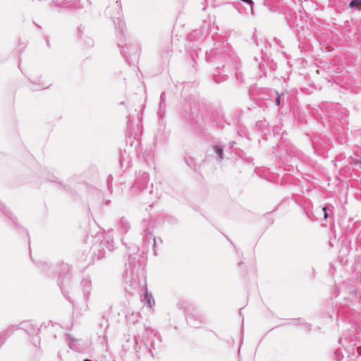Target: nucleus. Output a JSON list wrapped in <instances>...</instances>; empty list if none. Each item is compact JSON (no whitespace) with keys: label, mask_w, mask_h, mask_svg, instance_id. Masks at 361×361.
Instances as JSON below:
<instances>
[{"label":"nucleus","mask_w":361,"mask_h":361,"mask_svg":"<svg viewBox=\"0 0 361 361\" xmlns=\"http://www.w3.org/2000/svg\"><path fill=\"white\" fill-rule=\"evenodd\" d=\"M126 291L131 295H140L147 290V281L144 267L140 263H133L129 259V263L124 274Z\"/></svg>","instance_id":"1"},{"label":"nucleus","mask_w":361,"mask_h":361,"mask_svg":"<svg viewBox=\"0 0 361 361\" xmlns=\"http://www.w3.org/2000/svg\"><path fill=\"white\" fill-rule=\"evenodd\" d=\"M144 329L145 331L142 337L140 336L137 338L135 337V342L138 343V339H140V342H143L148 348L155 349L161 342V336L157 331L149 327L145 326Z\"/></svg>","instance_id":"2"},{"label":"nucleus","mask_w":361,"mask_h":361,"mask_svg":"<svg viewBox=\"0 0 361 361\" xmlns=\"http://www.w3.org/2000/svg\"><path fill=\"white\" fill-rule=\"evenodd\" d=\"M149 182V174L146 172H139L137 178L132 187V193L137 195L140 192H143L147 188Z\"/></svg>","instance_id":"3"},{"label":"nucleus","mask_w":361,"mask_h":361,"mask_svg":"<svg viewBox=\"0 0 361 361\" xmlns=\"http://www.w3.org/2000/svg\"><path fill=\"white\" fill-rule=\"evenodd\" d=\"M121 52L128 61V59H131L132 57L135 58L139 52V47L136 44L123 46L121 47Z\"/></svg>","instance_id":"4"},{"label":"nucleus","mask_w":361,"mask_h":361,"mask_svg":"<svg viewBox=\"0 0 361 361\" xmlns=\"http://www.w3.org/2000/svg\"><path fill=\"white\" fill-rule=\"evenodd\" d=\"M84 299L87 301L90 297L92 289V281L89 277L82 279L80 283Z\"/></svg>","instance_id":"5"},{"label":"nucleus","mask_w":361,"mask_h":361,"mask_svg":"<svg viewBox=\"0 0 361 361\" xmlns=\"http://www.w3.org/2000/svg\"><path fill=\"white\" fill-rule=\"evenodd\" d=\"M18 325H10L0 333V348L6 341L18 329Z\"/></svg>","instance_id":"6"},{"label":"nucleus","mask_w":361,"mask_h":361,"mask_svg":"<svg viewBox=\"0 0 361 361\" xmlns=\"http://www.w3.org/2000/svg\"><path fill=\"white\" fill-rule=\"evenodd\" d=\"M145 235L143 237V240L146 244H150L152 242V246L154 248L157 241L151 233L150 228L147 226L145 228Z\"/></svg>","instance_id":"7"},{"label":"nucleus","mask_w":361,"mask_h":361,"mask_svg":"<svg viewBox=\"0 0 361 361\" xmlns=\"http://www.w3.org/2000/svg\"><path fill=\"white\" fill-rule=\"evenodd\" d=\"M22 327L21 329H25L28 334H37L39 329L37 326L30 323V322H23L21 323Z\"/></svg>","instance_id":"8"},{"label":"nucleus","mask_w":361,"mask_h":361,"mask_svg":"<svg viewBox=\"0 0 361 361\" xmlns=\"http://www.w3.org/2000/svg\"><path fill=\"white\" fill-rule=\"evenodd\" d=\"M51 85V83H48L44 81H39V82H32L30 89L33 91H38L48 88Z\"/></svg>","instance_id":"9"},{"label":"nucleus","mask_w":361,"mask_h":361,"mask_svg":"<svg viewBox=\"0 0 361 361\" xmlns=\"http://www.w3.org/2000/svg\"><path fill=\"white\" fill-rule=\"evenodd\" d=\"M130 228V225L128 220H126L125 218H121L119 222V228L121 231L123 233H127Z\"/></svg>","instance_id":"10"},{"label":"nucleus","mask_w":361,"mask_h":361,"mask_svg":"<svg viewBox=\"0 0 361 361\" xmlns=\"http://www.w3.org/2000/svg\"><path fill=\"white\" fill-rule=\"evenodd\" d=\"M71 281L70 276L67 274L62 275L61 274H59V279H58V283L60 286L61 290H63V286L65 283H69Z\"/></svg>","instance_id":"11"},{"label":"nucleus","mask_w":361,"mask_h":361,"mask_svg":"<svg viewBox=\"0 0 361 361\" xmlns=\"http://www.w3.org/2000/svg\"><path fill=\"white\" fill-rule=\"evenodd\" d=\"M353 341L354 339L351 336H350L345 334H343V336L340 338L339 342L343 346H345V348H350V345H347L346 344L348 343H351Z\"/></svg>","instance_id":"12"},{"label":"nucleus","mask_w":361,"mask_h":361,"mask_svg":"<svg viewBox=\"0 0 361 361\" xmlns=\"http://www.w3.org/2000/svg\"><path fill=\"white\" fill-rule=\"evenodd\" d=\"M144 301L146 304L148 305L149 307H152L153 305H154V300L153 298V296L151 293H148L147 292L145 293L144 295Z\"/></svg>","instance_id":"13"},{"label":"nucleus","mask_w":361,"mask_h":361,"mask_svg":"<svg viewBox=\"0 0 361 361\" xmlns=\"http://www.w3.org/2000/svg\"><path fill=\"white\" fill-rule=\"evenodd\" d=\"M214 152L219 156V160L221 161L224 158V150L223 148L219 145H216L214 147Z\"/></svg>","instance_id":"14"},{"label":"nucleus","mask_w":361,"mask_h":361,"mask_svg":"<svg viewBox=\"0 0 361 361\" xmlns=\"http://www.w3.org/2000/svg\"><path fill=\"white\" fill-rule=\"evenodd\" d=\"M360 4H361V0H352L350 2V6L352 8H355V7H357Z\"/></svg>","instance_id":"15"},{"label":"nucleus","mask_w":361,"mask_h":361,"mask_svg":"<svg viewBox=\"0 0 361 361\" xmlns=\"http://www.w3.org/2000/svg\"><path fill=\"white\" fill-rule=\"evenodd\" d=\"M187 320H188V324H189L190 325H191V326H193V327H197V326H196V324H195V319H194V318H193L192 317H189L187 319Z\"/></svg>","instance_id":"16"},{"label":"nucleus","mask_w":361,"mask_h":361,"mask_svg":"<svg viewBox=\"0 0 361 361\" xmlns=\"http://www.w3.org/2000/svg\"><path fill=\"white\" fill-rule=\"evenodd\" d=\"M222 46V44L221 42H219L217 44V46L216 47V50L215 51H214V54H221V51H218L220 48V47Z\"/></svg>","instance_id":"17"},{"label":"nucleus","mask_w":361,"mask_h":361,"mask_svg":"<svg viewBox=\"0 0 361 361\" xmlns=\"http://www.w3.org/2000/svg\"><path fill=\"white\" fill-rule=\"evenodd\" d=\"M33 343L35 346H37V345L39 343V339L37 336L33 338Z\"/></svg>","instance_id":"18"},{"label":"nucleus","mask_w":361,"mask_h":361,"mask_svg":"<svg viewBox=\"0 0 361 361\" xmlns=\"http://www.w3.org/2000/svg\"><path fill=\"white\" fill-rule=\"evenodd\" d=\"M303 327H304V329H305L307 331H309V330L311 329V325L308 324H306V323L303 324Z\"/></svg>","instance_id":"19"},{"label":"nucleus","mask_w":361,"mask_h":361,"mask_svg":"<svg viewBox=\"0 0 361 361\" xmlns=\"http://www.w3.org/2000/svg\"><path fill=\"white\" fill-rule=\"evenodd\" d=\"M63 269L68 273L70 271V267L68 264H64L63 266Z\"/></svg>","instance_id":"20"},{"label":"nucleus","mask_w":361,"mask_h":361,"mask_svg":"<svg viewBox=\"0 0 361 361\" xmlns=\"http://www.w3.org/2000/svg\"><path fill=\"white\" fill-rule=\"evenodd\" d=\"M280 99H281V97L279 95H278L277 97L276 98V101H275V103L277 106H279L280 104Z\"/></svg>","instance_id":"21"},{"label":"nucleus","mask_w":361,"mask_h":361,"mask_svg":"<svg viewBox=\"0 0 361 361\" xmlns=\"http://www.w3.org/2000/svg\"><path fill=\"white\" fill-rule=\"evenodd\" d=\"M322 209L324 212V218L326 219L328 216V214L326 212V207H324Z\"/></svg>","instance_id":"22"},{"label":"nucleus","mask_w":361,"mask_h":361,"mask_svg":"<svg viewBox=\"0 0 361 361\" xmlns=\"http://www.w3.org/2000/svg\"><path fill=\"white\" fill-rule=\"evenodd\" d=\"M164 93L163 92L161 96H160V99H161V102L162 104L164 103L165 100H164Z\"/></svg>","instance_id":"23"},{"label":"nucleus","mask_w":361,"mask_h":361,"mask_svg":"<svg viewBox=\"0 0 361 361\" xmlns=\"http://www.w3.org/2000/svg\"><path fill=\"white\" fill-rule=\"evenodd\" d=\"M0 209H2L4 211L5 209V207H4V204H2L1 202H0Z\"/></svg>","instance_id":"24"},{"label":"nucleus","mask_w":361,"mask_h":361,"mask_svg":"<svg viewBox=\"0 0 361 361\" xmlns=\"http://www.w3.org/2000/svg\"><path fill=\"white\" fill-rule=\"evenodd\" d=\"M93 44V41L91 39H89L88 45L92 46Z\"/></svg>","instance_id":"25"},{"label":"nucleus","mask_w":361,"mask_h":361,"mask_svg":"<svg viewBox=\"0 0 361 361\" xmlns=\"http://www.w3.org/2000/svg\"><path fill=\"white\" fill-rule=\"evenodd\" d=\"M356 350H357V353H358L359 355H360V352H359V347H356Z\"/></svg>","instance_id":"26"},{"label":"nucleus","mask_w":361,"mask_h":361,"mask_svg":"<svg viewBox=\"0 0 361 361\" xmlns=\"http://www.w3.org/2000/svg\"><path fill=\"white\" fill-rule=\"evenodd\" d=\"M355 344H353V345H352V348H352V350H354V347H355Z\"/></svg>","instance_id":"27"},{"label":"nucleus","mask_w":361,"mask_h":361,"mask_svg":"<svg viewBox=\"0 0 361 361\" xmlns=\"http://www.w3.org/2000/svg\"><path fill=\"white\" fill-rule=\"evenodd\" d=\"M84 361H92V360H89V359H85V360H84Z\"/></svg>","instance_id":"28"},{"label":"nucleus","mask_w":361,"mask_h":361,"mask_svg":"<svg viewBox=\"0 0 361 361\" xmlns=\"http://www.w3.org/2000/svg\"><path fill=\"white\" fill-rule=\"evenodd\" d=\"M4 213H7L8 216L9 215L8 212H7V211H4Z\"/></svg>","instance_id":"29"},{"label":"nucleus","mask_w":361,"mask_h":361,"mask_svg":"<svg viewBox=\"0 0 361 361\" xmlns=\"http://www.w3.org/2000/svg\"><path fill=\"white\" fill-rule=\"evenodd\" d=\"M192 35H193V34H190V37L192 38Z\"/></svg>","instance_id":"30"},{"label":"nucleus","mask_w":361,"mask_h":361,"mask_svg":"<svg viewBox=\"0 0 361 361\" xmlns=\"http://www.w3.org/2000/svg\"><path fill=\"white\" fill-rule=\"evenodd\" d=\"M154 252L155 255H157L155 249H154Z\"/></svg>","instance_id":"31"}]
</instances>
